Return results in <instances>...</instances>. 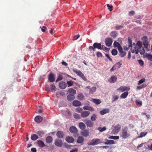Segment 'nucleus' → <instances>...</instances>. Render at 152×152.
Wrapping results in <instances>:
<instances>
[{"mask_svg": "<svg viewBox=\"0 0 152 152\" xmlns=\"http://www.w3.org/2000/svg\"><path fill=\"white\" fill-rule=\"evenodd\" d=\"M128 128L126 126L123 129L121 137L122 139H125L130 136V134L128 132Z\"/></svg>", "mask_w": 152, "mask_h": 152, "instance_id": "obj_1", "label": "nucleus"}, {"mask_svg": "<svg viewBox=\"0 0 152 152\" xmlns=\"http://www.w3.org/2000/svg\"><path fill=\"white\" fill-rule=\"evenodd\" d=\"M73 71L83 80L85 81H86L87 80V79L84 75V74L80 71L74 69L73 70Z\"/></svg>", "mask_w": 152, "mask_h": 152, "instance_id": "obj_2", "label": "nucleus"}, {"mask_svg": "<svg viewBox=\"0 0 152 152\" xmlns=\"http://www.w3.org/2000/svg\"><path fill=\"white\" fill-rule=\"evenodd\" d=\"M98 48L99 49H101V44L100 43H98L97 42L94 43L93 45V46H90L89 47V49L90 50H93L95 51V49Z\"/></svg>", "mask_w": 152, "mask_h": 152, "instance_id": "obj_3", "label": "nucleus"}, {"mask_svg": "<svg viewBox=\"0 0 152 152\" xmlns=\"http://www.w3.org/2000/svg\"><path fill=\"white\" fill-rule=\"evenodd\" d=\"M102 143L100 139H92L91 140V142L89 144V145H95Z\"/></svg>", "mask_w": 152, "mask_h": 152, "instance_id": "obj_4", "label": "nucleus"}, {"mask_svg": "<svg viewBox=\"0 0 152 152\" xmlns=\"http://www.w3.org/2000/svg\"><path fill=\"white\" fill-rule=\"evenodd\" d=\"M142 41L143 42V45L144 48L146 49H148V38L146 36H145L143 37L142 39Z\"/></svg>", "mask_w": 152, "mask_h": 152, "instance_id": "obj_5", "label": "nucleus"}, {"mask_svg": "<svg viewBox=\"0 0 152 152\" xmlns=\"http://www.w3.org/2000/svg\"><path fill=\"white\" fill-rule=\"evenodd\" d=\"M121 129V126L118 124H117L114 126L113 132L114 134H117L119 132Z\"/></svg>", "mask_w": 152, "mask_h": 152, "instance_id": "obj_6", "label": "nucleus"}, {"mask_svg": "<svg viewBox=\"0 0 152 152\" xmlns=\"http://www.w3.org/2000/svg\"><path fill=\"white\" fill-rule=\"evenodd\" d=\"M113 40L112 38H107L105 40V42L106 45L108 47H110L111 46Z\"/></svg>", "mask_w": 152, "mask_h": 152, "instance_id": "obj_7", "label": "nucleus"}, {"mask_svg": "<svg viewBox=\"0 0 152 152\" xmlns=\"http://www.w3.org/2000/svg\"><path fill=\"white\" fill-rule=\"evenodd\" d=\"M48 79L49 81L53 82L55 81V76L52 73H50L48 75Z\"/></svg>", "mask_w": 152, "mask_h": 152, "instance_id": "obj_8", "label": "nucleus"}, {"mask_svg": "<svg viewBox=\"0 0 152 152\" xmlns=\"http://www.w3.org/2000/svg\"><path fill=\"white\" fill-rule=\"evenodd\" d=\"M85 123L86 126L89 127H92L94 125V123L90 120L86 121H83Z\"/></svg>", "mask_w": 152, "mask_h": 152, "instance_id": "obj_9", "label": "nucleus"}, {"mask_svg": "<svg viewBox=\"0 0 152 152\" xmlns=\"http://www.w3.org/2000/svg\"><path fill=\"white\" fill-rule=\"evenodd\" d=\"M54 143L56 146L59 147H62L63 144L62 140L59 139L56 140Z\"/></svg>", "mask_w": 152, "mask_h": 152, "instance_id": "obj_10", "label": "nucleus"}, {"mask_svg": "<svg viewBox=\"0 0 152 152\" xmlns=\"http://www.w3.org/2000/svg\"><path fill=\"white\" fill-rule=\"evenodd\" d=\"M130 89L129 87L126 86H121L120 88L117 89V90H120L121 92H123L124 91H129Z\"/></svg>", "mask_w": 152, "mask_h": 152, "instance_id": "obj_11", "label": "nucleus"}, {"mask_svg": "<svg viewBox=\"0 0 152 152\" xmlns=\"http://www.w3.org/2000/svg\"><path fill=\"white\" fill-rule=\"evenodd\" d=\"M90 114V112L87 111H83L81 114V116L83 118H86Z\"/></svg>", "mask_w": 152, "mask_h": 152, "instance_id": "obj_12", "label": "nucleus"}, {"mask_svg": "<svg viewBox=\"0 0 152 152\" xmlns=\"http://www.w3.org/2000/svg\"><path fill=\"white\" fill-rule=\"evenodd\" d=\"M59 88L61 89H65L67 86L65 82L63 81H61L59 84Z\"/></svg>", "mask_w": 152, "mask_h": 152, "instance_id": "obj_13", "label": "nucleus"}, {"mask_svg": "<svg viewBox=\"0 0 152 152\" xmlns=\"http://www.w3.org/2000/svg\"><path fill=\"white\" fill-rule=\"evenodd\" d=\"M81 134L83 136L87 137L89 136V131L87 129L84 130L82 132Z\"/></svg>", "mask_w": 152, "mask_h": 152, "instance_id": "obj_14", "label": "nucleus"}, {"mask_svg": "<svg viewBox=\"0 0 152 152\" xmlns=\"http://www.w3.org/2000/svg\"><path fill=\"white\" fill-rule=\"evenodd\" d=\"M66 140L69 143H71L74 141V139L72 137L68 136L66 138Z\"/></svg>", "mask_w": 152, "mask_h": 152, "instance_id": "obj_15", "label": "nucleus"}, {"mask_svg": "<svg viewBox=\"0 0 152 152\" xmlns=\"http://www.w3.org/2000/svg\"><path fill=\"white\" fill-rule=\"evenodd\" d=\"M106 142H103L105 145H112L115 144L113 140H109L107 139L105 140Z\"/></svg>", "mask_w": 152, "mask_h": 152, "instance_id": "obj_16", "label": "nucleus"}, {"mask_svg": "<svg viewBox=\"0 0 152 152\" xmlns=\"http://www.w3.org/2000/svg\"><path fill=\"white\" fill-rule=\"evenodd\" d=\"M56 136L59 139H61L63 138L64 134L62 131H58L56 133Z\"/></svg>", "mask_w": 152, "mask_h": 152, "instance_id": "obj_17", "label": "nucleus"}, {"mask_svg": "<svg viewBox=\"0 0 152 152\" xmlns=\"http://www.w3.org/2000/svg\"><path fill=\"white\" fill-rule=\"evenodd\" d=\"M73 106L75 107L80 106L81 105V103L78 100H75L73 101L72 102Z\"/></svg>", "mask_w": 152, "mask_h": 152, "instance_id": "obj_18", "label": "nucleus"}, {"mask_svg": "<svg viewBox=\"0 0 152 152\" xmlns=\"http://www.w3.org/2000/svg\"><path fill=\"white\" fill-rule=\"evenodd\" d=\"M71 132L73 133H76L77 132V130L76 127L74 126L71 127L69 129Z\"/></svg>", "mask_w": 152, "mask_h": 152, "instance_id": "obj_19", "label": "nucleus"}, {"mask_svg": "<svg viewBox=\"0 0 152 152\" xmlns=\"http://www.w3.org/2000/svg\"><path fill=\"white\" fill-rule=\"evenodd\" d=\"M67 98L68 101H72L75 99V96L74 95L69 94L67 96Z\"/></svg>", "mask_w": 152, "mask_h": 152, "instance_id": "obj_20", "label": "nucleus"}, {"mask_svg": "<svg viewBox=\"0 0 152 152\" xmlns=\"http://www.w3.org/2000/svg\"><path fill=\"white\" fill-rule=\"evenodd\" d=\"M117 79V78L116 77V76L113 75L108 80L110 83H114L116 81Z\"/></svg>", "mask_w": 152, "mask_h": 152, "instance_id": "obj_21", "label": "nucleus"}, {"mask_svg": "<svg viewBox=\"0 0 152 152\" xmlns=\"http://www.w3.org/2000/svg\"><path fill=\"white\" fill-rule=\"evenodd\" d=\"M35 121L37 123H40L42 121V118L40 116H37L35 118Z\"/></svg>", "mask_w": 152, "mask_h": 152, "instance_id": "obj_22", "label": "nucleus"}, {"mask_svg": "<svg viewBox=\"0 0 152 152\" xmlns=\"http://www.w3.org/2000/svg\"><path fill=\"white\" fill-rule=\"evenodd\" d=\"M109 109L108 108H106L100 111L99 112V113L101 115H103L105 114L109 113Z\"/></svg>", "mask_w": 152, "mask_h": 152, "instance_id": "obj_23", "label": "nucleus"}, {"mask_svg": "<svg viewBox=\"0 0 152 152\" xmlns=\"http://www.w3.org/2000/svg\"><path fill=\"white\" fill-rule=\"evenodd\" d=\"M37 144L41 148H42L45 146V144L44 142L41 140H38L37 142Z\"/></svg>", "mask_w": 152, "mask_h": 152, "instance_id": "obj_24", "label": "nucleus"}, {"mask_svg": "<svg viewBox=\"0 0 152 152\" xmlns=\"http://www.w3.org/2000/svg\"><path fill=\"white\" fill-rule=\"evenodd\" d=\"M52 137L50 136L47 137L46 138V142L48 143H50L53 141Z\"/></svg>", "mask_w": 152, "mask_h": 152, "instance_id": "obj_25", "label": "nucleus"}, {"mask_svg": "<svg viewBox=\"0 0 152 152\" xmlns=\"http://www.w3.org/2000/svg\"><path fill=\"white\" fill-rule=\"evenodd\" d=\"M84 110H88L91 111H93L94 110V108L90 106H85L83 107Z\"/></svg>", "mask_w": 152, "mask_h": 152, "instance_id": "obj_26", "label": "nucleus"}, {"mask_svg": "<svg viewBox=\"0 0 152 152\" xmlns=\"http://www.w3.org/2000/svg\"><path fill=\"white\" fill-rule=\"evenodd\" d=\"M129 93L128 91H126L122 94L120 96V98L121 99H125L128 95Z\"/></svg>", "mask_w": 152, "mask_h": 152, "instance_id": "obj_27", "label": "nucleus"}, {"mask_svg": "<svg viewBox=\"0 0 152 152\" xmlns=\"http://www.w3.org/2000/svg\"><path fill=\"white\" fill-rule=\"evenodd\" d=\"M79 128L82 130L84 129L86 127L85 124L83 122L80 123L79 124Z\"/></svg>", "mask_w": 152, "mask_h": 152, "instance_id": "obj_28", "label": "nucleus"}, {"mask_svg": "<svg viewBox=\"0 0 152 152\" xmlns=\"http://www.w3.org/2000/svg\"><path fill=\"white\" fill-rule=\"evenodd\" d=\"M84 138L81 136H79L77 139V142L78 143H82L84 141Z\"/></svg>", "mask_w": 152, "mask_h": 152, "instance_id": "obj_29", "label": "nucleus"}, {"mask_svg": "<svg viewBox=\"0 0 152 152\" xmlns=\"http://www.w3.org/2000/svg\"><path fill=\"white\" fill-rule=\"evenodd\" d=\"M68 92L69 93H70L73 94V95H75L76 94V91L71 88H69L68 91Z\"/></svg>", "mask_w": 152, "mask_h": 152, "instance_id": "obj_30", "label": "nucleus"}, {"mask_svg": "<svg viewBox=\"0 0 152 152\" xmlns=\"http://www.w3.org/2000/svg\"><path fill=\"white\" fill-rule=\"evenodd\" d=\"M39 137L38 135L35 134H33L31 135V139L33 141H35Z\"/></svg>", "mask_w": 152, "mask_h": 152, "instance_id": "obj_31", "label": "nucleus"}, {"mask_svg": "<svg viewBox=\"0 0 152 152\" xmlns=\"http://www.w3.org/2000/svg\"><path fill=\"white\" fill-rule=\"evenodd\" d=\"M145 57L147 58L148 60L151 61H152V55L151 54L146 53L145 55Z\"/></svg>", "mask_w": 152, "mask_h": 152, "instance_id": "obj_32", "label": "nucleus"}, {"mask_svg": "<svg viewBox=\"0 0 152 152\" xmlns=\"http://www.w3.org/2000/svg\"><path fill=\"white\" fill-rule=\"evenodd\" d=\"M92 101L97 105H98L101 103V101L100 100L97 99H92Z\"/></svg>", "mask_w": 152, "mask_h": 152, "instance_id": "obj_33", "label": "nucleus"}, {"mask_svg": "<svg viewBox=\"0 0 152 152\" xmlns=\"http://www.w3.org/2000/svg\"><path fill=\"white\" fill-rule=\"evenodd\" d=\"M97 118L96 115L95 114H93L91 116V119L92 121H95Z\"/></svg>", "mask_w": 152, "mask_h": 152, "instance_id": "obj_34", "label": "nucleus"}, {"mask_svg": "<svg viewBox=\"0 0 152 152\" xmlns=\"http://www.w3.org/2000/svg\"><path fill=\"white\" fill-rule=\"evenodd\" d=\"M96 90V87H93L91 88L89 90V94H93Z\"/></svg>", "mask_w": 152, "mask_h": 152, "instance_id": "obj_35", "label": "nucleus"}, {"mask_svg": "<svg viewBox=\"0 0 152 152\" xmlns=\"http://www.w3.org/2000/svg\"><path fill=\"white\" fill-rule=\"evenodd\" d=\"M74 117L76 119H79L81 118V116L80 115L76 113H75L73 115Z\"/></svg>", "mask_w": 152, "mask_h": 152, "instance_id": "obj_36", "label": "nucleus"}, {"mask_svg": "<svg viewBox=\"0 0 152 152\" xmlns=\"http://www.w3.org/2000/svg\"><path fill=\"white\" fill-rule=\"evenodd\" d=\"M117 34L115 31H113L111 32L110 35L113 38H115L117 36Z\"/></svg>", "mask_w": 152, "mask_h": 152, "instance_id": "obj_37", "label": "nucleus"}, {"mask_svg": "<svg viewBox=\"0 0 152 152\" xmlns=\"http://www.w3.org/2000/svg\"><path fill=\"white\" fill-rule=\"evenodd\" d=\"M77 97L80 100H82L84 99V96L82 94L80 93L78 95Z\"/></svg>", "mask_w": 152, "mask_h": 152, "instance_id": "obj_38", "label": "nucleus"}, {"mask_svg": "<svg viewBox=\"0 0 152 152\" xmlns=\"http://www.w3.org/2000/svg\"><path fill=\"white\" fill-rule=\"evenodd\" d=\"M135 45V46H137V48H138V49L139 48H140L142 47V44L140 41H138L137 42V45Z\"/></svg>", "mask_w": 152, "mask_h": 152, "instance_id": "obj_39", "label": "nucleus"}, {"mask_svg": "<svg viewBox=\"0 0 152 152\" xmlns=\"http://www.w3.org/2000/svg\"><path fill=\"white\" fill-rule=\"evenodd\" d=\"M139 50L140 53L141 54H143L145 52V50L143 47L138 48Z\"/></svg>", "mask_w": 152, "mask_h": 152, "instance_id": "obj_40", "label": "nucleus"}, {"mask_svg": "<svg viewBox=\"0 0 152 152\" xmlns=\"http://www.w3.org/2000/svg\"><path fill=\"white\" fill-rule=\"evenodd\" d=\"M135 103L137 105H139L140 106L142 104V102L139 100H136L135 101Z\"/></svg>", "mask_w": 152, "mask_h": 152, "instance_id": "obj_41", "label": "nucleus"}, {"mask_svg": "<svg viewBox=\"0 0 152 152\" xmlns=\"http://www.w3.org/2000/svg\"><path fill=\"white\" fill-rule=\"evenodd\" d=\"M118 96L117 95L113 96L112 98V102H114L116 100H117L118 98Z\"/></svg>", "mask_w": 152, "mask_h": 152, "instance_id": "obj_42", "label": "nucleus"}, {"mask_svg": "<svg viewBox=\"0 0 152 152\" xmlns=\"http://www.w3.org/2000/svg\"><path fill=\"white\" fill-rule=\"evenodd\" d=\"M111 53L113 55L115 56L117 54L118 51L116 49H113L112 50Z\"/></svg>", "mask_w": 152, "mask_h": 152, "instance_id": "obj_43", "label": "nucleus"}, {"mask_svg": "<svg viewBox=\"0 0 152 152\" xmlns=\"http://www.w3.org/2000/svg\"><path fill=\"white\" fill-rule=\"evenodd\" d=\"M73 81L72 80L68 81L67 82V84L68 87L72 86L73 84Z\"/></svg>", "mask_w": 152, "mask_h": 152, "instance_id": "obj_44", "label": "nucleus"}, {"mask_svg": "<svg viewBox=\"0 0 152 152\" xmlns=\"http://www.w3.org/2000/svg\"><path fill=\"white\" fill-rule=\"evenodd\" d=\"M97 129L99 130L100 132H102L106 129L105 127H104L103 128L101 127H99L97 128Z\"/></svg>", "mask_w": 152, "mask_h": 152, "instance_id": "obj_45", "label": "nucleus"}, {"mask_svg": "<svg viewBox=\"0 0 152 152\" xmlns=\"http://www.w3.org/2000/svg\"><path fill=\"white\" fill-rule=\"evenodd\" d=\"M147 134V132H141L140 135L138 136V137L140 138L144 137Z\"/></svg>", "mask_w": 152, "mask_h": 152, "instance_id": "obj_46", "label": "nucleus"}, {"mask_svg": "<svg viewBox=\"0 0 152 152\" xmlns=\"http://www.w3.org/2000/svg\"><path fill=\"white\" fill-rule=\"evenodd\" d=\"M109 139H113L114 140H118L119 138V137L118 136H111L108 137Z\"/></svg>", "mask_w": 152, "mask_h": 152, "instance_id": "obj_47", "label": "nucleus"}, {"mask_svg": "<svg viewBox=\"0 0 152 152\" xmlns=\"http://www.w3.org/2000/svg\"><path fill=\"white\" fill-rule=\"evenodd\" d=\"M76 110L77 112L79 113H80L81 114V113L83 111L82 108L80 107L76 108Z\"/></svg>", "mask_w": 152, "mask_h": 152, "instance_id": "obj_48", "label": "nucleus"}, {"mask_svg": "<svg viewBox=\"0 0 152 152\" xmlns=\"http://www.w3.org/2000/svg\"><path fill=\"white\" fill-rule=\"evenodd\" d=\"M122 65L121 63L119 62H118L117 63L115 64L114 66L115 67L117 68H119Z\"/></svg>", "mask_w": 152, "mask_h": 152, "instance_id": "obj_49", "label": "nucleus"}, {"mask_svg": "<svg viewBox=\"0 0 152 152\" xmlns=\"http://www.w3.org/2000/svg\"><path fill=\"white\" fill-rule=\"evenodd\" d=\"M119 56L121 57L122 58L125 56L126 54V52L124 51L122 52L121 53H120Z\"/></svg>", "mask_w": 152, "mask_h": 152, "instance_id": "obj_50", "label": "nucleus"}, {"mask_svg": "<svg viewBox=\"0 0 152 152\" xmlns=\"http://www.w3.org/2000/svg\"><path fill=\"white\" fill-rule=\"evenodd\" d=\"M37 134L40 137H42L43 136L44 133L43 131H39L37 132Z\"/></svg>", "mask_w": 152, "mask_h": 152, "instance_id": "obj_51", "label": "nucleus"}, {"mask_svg": "<svg viewBox=\"0 0 152 152\" xmlns=\"http://www.w3.org/2000/svg\"><path fill=\"white\" fill-rule=\"evenodd\" d=\"M63 79V76L61 75H58V76L56 80V82H58Z\"/></svg>", "mask_w": 152, "mask_h": 152, "instance_id": "obj_52", "label": "nucleus"}, {"mask_svg": "<svg viewBox=\"0 0 152 152\" xmlns=\"http://www.w3.org/2000/svg\"><path fill=\"white\" fill-rule=\"evenodd\" d=\"M145 80V79L144 78H143L142 79H141L138 82V85H139L141 83H144Z\"/></svg>", "mask_w": 152, "mask_h": 152, "instance_id": "obj_53", "label": "nucleus"}, {"mask_svg": "<svg viewBox=\"0 0 152 152\" xmlns=\"http://www.w3.org/2000/svg\"><path fill=\"white\" fill-rule=\"evenodd\" d=\"M113 45L114 47H117L118 48L120 45H121L119 43L116 41H115L114 42Z\"/></svg>", "mask_w": 152, "mask_h": 152, "instance_id": "obj_54", "label": "nucleus"}, {"mask_svg": "<svg viewBox=\"0 0 152 152\" xmlns=\"http://www.w3.org/2000/svg\"><path fill=\"white\" fill-rule=\"evenodd\" d=\"M107 6L108 7V9L110 11H111L113 10V6L112 5H110L109 4H107Z\"/></svg>", "mask_w": 152, "mask_h": 152, "instance_id": "obj_55", "label": "nucleus"}, {"mask_svg": "<svg viewBox=\"0 0 152 152\" xmlns=\"http://www.w3.org/2000/svg\"><path fill=\"white\" fill-rule=\"evenodd\" d=\"M128 41L129 42V48L130 47H132V41L129 38H128Z\"/></svg>", "mask_w": 152, "mask_h": 152, "instance_id": "obj_56", "label": "nucleus"}, {"mask_svg": "<svg viewBox=\"0 0 152 152\" xmlns=\"http://www.w3.org/2000/svg\"><path fill=\"white\" fill-rule=\"evenodd\" d=\"M64 145L65 147L67 149H71L72 146V145H69L66 143L64 144Z\"/></svg>", "mask_w": 152, "mask_h": 152, "instance_id": "obj_57", "label": "nucleus"}, {"mask_svg": "<svg viewBox=\"0 0 152 152\" xmlns=\"http://www.w3.org/2000/svg\"><path fill=\"white\" fill-rule=\"evenodd\" d=\"M138 62L140 64V65L141 66H143L144 64V62L142 61V60L141 59H139L138 60Z\"/></svg>", "mask_w": 152, "mask_h": 152, "instance_id": "obj_58", "label": "nucleus"}, {"mask_svg": "<svg viewBox=\"0 0 152 152\" xmlns=\"http://www.w3.org/2000/svg\"><path fill=\"white\" fill-rule=\"evenodd\" d=\"M135 13V12L134 11L132 10L129 12V16H131L134 15Z\"/></svg>", "mask_w": 152, "mask_h": 152, "instance_id": "obj_59", "label": "nucleus"}, {"mask_svg": "<svg viewBox=\"0 0 152 152\" xmlns=\"http://www.w3.org/2000/svg\"><path fill=\"white\" fill-rule=\"evenodd\" d=\"M123 26L121 25H116L115 26V28L117 29H119L120 28H123Z\"/></svg>", "mask_w": 152, "mask_h": 152, "instance_id": "obj_60", "label": "nucleus"}, {"mask_svg": "<svg viewBox=\"0 0 152 152\" xmlns=\"http://www.w3.org/2000/svg\"><path fill=\"white\" fill-rule=\"evenodd\" d=\"M50 86L51 87V88L54 91H56V87L55 85L53 84H52L50 85Z\"/></svg>", "mask_w": 152, "mask_h": 152, "instance_id": "obj_61", "label": "nucleus"}, {"mask_svg": "<svg viewBox=\"0 0 152 152\" xmlns=\"http://www.w3.org/2000/svg\"><path fill=\"white\" fill-rule=\"evenodd\" d=\"M79 37L80 35L79 34H78L76 36H74L73 37V40H75L77 39Z\"/></svg>", "mask_w": 152, "mask_h": 152, "instance_id": "obj_62", "label": "nucleus"}, {"mask_svg": "<svg viewBox=\"0 0 152 152\" xmlns=\"http://www.w3.org/2000/svg\"><path fill=\"white\" fill-rule=\"evenodd\" d=\"M97 56L98 57H102V54L100 52H98L96 53Z\"/></svg>", "mask_w": 152, "mask_h": 152, "instance_id": "obj_63", "label": "nucleus"}, {"mask_svg": "<svg viewBox=\"0 0 152 152\" xmlns=\"http://www.w3.org/2000/svg\"><path fill=\"white\" fill-rule=\"evenodd\" d=\"M118 48L119 53H121L123 51V49L121 45H120L118 47Z\"/></svg>", "mask_w": 152, "mask_h": 152, "instance_id": "obj_64", "label": "nucleus"}]
</instances>
